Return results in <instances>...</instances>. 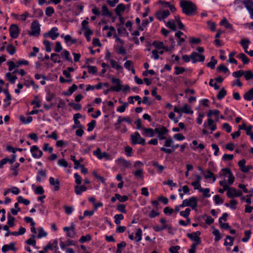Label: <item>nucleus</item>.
<instances>
[{
	"label": "nucleus",
	"mask_w": 253,
	"mask_h": 253,
	"mask_svg": "<svg viewBox=\"0 0 253 253\" xmlns=\"http://www.w3.org/2000/svg\"><path fill=\"white\" fill-rule=\"evenodd\" d=\"M242 192L240 190H236L233 188H229L227 192V196L229 198L240 197L242 195Z\"/></svg>",
	"instance_id": "nucleus-13"
},
{
	"label": "nucleus",
	"mask_w": 253,
	"mask_h": 253,
	"mask_svg": "<svg viewBox=\"0 0 253 253\" xmlns=\"http://www.w3.org/2000/svg\"><path fill=\"white\" fill-rule=\"evenodd\" d=\"M101 13L99 8L96 6H93L91 9L92 13L97 16L102 15L106 17H112V12H111L106 5H103L101 7Z\"/></svg>",
	"instance_id": "nucleus-5"
},
{
	"label": "nucleus",
	"mask_w": 253,
	"mask_h": 253,
	"mask_svg": "<svg viewBox=\"0 0 253 253\" xmlns=\"http://www.w3.org/2000/svg\"><path fill=\"white\" fill-rule=\"evenodd\" d=\"M219 113H220V111L218 110H216V109L214 110H210L207 114V116L208 117H211V115H214L215 116V118H216V120L217 121L218 115H219Z\"/></svg>",
	"instance_id": "nucleus-49"
},
{
	"label": "nucleus",
	"mask_w": 253,
	"mask_h": 253,
	"mask_svg": "<svg viewBox=\"0 0 253 253\" xmlns=\"http://www.w3.org/2000/svg\"><path fill=\"white\" fill-rule=\"evenodd\" d=\"M126 244L125 241H123L117 245V250L116 253H122L123 250L126 247Z\"/></svg>",
	"instance_id": "nucleus-43"
},
{
	"label": "nucleus",
	"mask_w": 253,
	"mask_h": 253,
	"mask_svg": "<svg viewBox=\"0 0 253 253\" xmlns=\"http://www.w3.org/2000/svg\"><path fill=\"white\" fill-rule=\"evenodd\" d=\"M9 32L10 37L14 39L19 37L20 30L17 24H12L9 28Z\"/></svg>",
	"instance_id": "nucleus-9"
},
{
	"label": "nucleus",
	"mask_w": 253,
	"mask_h": 253,
	"mask_svg": "<svg viewBox=\"0 0 253 253\" xmlns=\"http://www.w3.org/2000/svg\"><path fill=\"white\" fill-rule=\"evenodd\" d=\"M19 166L20 164L18 163H15L14 165H11L10 167V170L12 171V174H18Z\"/></svg>",
	"instance_id": "nucleus-46"
},
{
	"label": "nucleus",
	"mask_w": 253,
	"mask_h": 253,
	"mask_svg": "<svg viewBox=\"0 0 253 253\" xmlns=\"http://www.w3.org/2000/svg\"><path fill=\"white\" fill-rule=\"evenodd\" d=\"M220 26H223L227 29L232 28V25L231 24L226 18H224L219 23Z\"/></svg>",
	"instance_id": "nucleus-34"
},
{
	"label": "nucleus",
	"mask_w": 253,
	"mask_h": 253,
	"mask_svg": "<svg viewBox=\"0 0 253 253\" xmlns=\"http://www.w3.org/2000/svg\"><path fill=\"white\" fill-rule=\"evenodd\" d=\"M31 32L30 35L31 36H39L40 34V25L38 20H34L31 25Z\"/></svg>",
	"instance_id": "nucleus-10"
},
{
	"label": "nucleus",
	"mask_w": 253,
	"mask_h": 253,
	"mask_svg": "<svg viewBox=\"0 0 253 253\" xmlns=\"http://www.w3.org/2000/svg\"><path fill=\"white\" fill-rule=\"evenodd\" d=\"M226 94H227L226 90L224 88H222L218 92V94H217L216 97H217V99L221 100L223 98H224V97L226 96Z\"/></svg>",
	"instance_id": "nucleus-48"
},
{
	"label": "nucleus",
	"mask_w": 253,
	"mask_h": 253,
	"mask_svg": "<svg viewBox=\"0 0 253 253\" xmlns=\"http://www.w3.org/2000/svg\"><path fill=\"white\" fill-rule=\"evenodd\" d=\"M233 3L239 9H242L244 5L253 20V0H235Z\"/></svg>",
	"instance_id": "nucleus-3"
},
{
	"label": "nucleus",
	"mask_w": 253,
	"mask_h": 253,
	"mask_svg": "<svg viewBox=\"0 0 253 253\" xmlns=\"http://www.w3.org/2000/svg\"><path fill=\"white\" fill-rule=\"evenodd\" d=\"M110 91H116L119 92L120 91V88L119 85L118 86H111L110 88L107 89L103 91V93L105 95H107L108 93Z\"/></svg>",
	"instance_id": "nucleus-36"
},
{
	"label": "nucleus",
	"mask_w": 253,
	"mask_h": 253,
	"mask_svg": "<svg viewBox=\"0 0 253 253\" xmlns=\"http://www.w3.org/2000/svg\"><path fill=\"white\" fill-rule=\"evenodd\" d=\"M200 235L201 232L199 231L186 234L187 237L194 242L191 246V249L188 251L189 253H196L197 246L200 245L202 243L200 237Z\"/></svg>",
	"instance_id": "nucleus-2"
},
{
	"label": "nucleus",
	"mask_w": 253,
	"mask_h": 253,
	"mask_svg": "<svg viewBox=\"0 0 253 253\" xmlns=\"http://www.w3.org/2000/svg\"><path fill=\"white\" fill-rule=\"evenodd\" d=\"M50 59L54 63H60L62 61L60 60V55L57 53H51Z\"/></svg>",
	"instance_id": "nucleus-40"
},
{
	"label": "nucleus",
	"mask_w": 253,
	"mask_h": 253,
	"mask_svg": "<svg viewBox=\"0 0 253 253\" xmlns=\"http://www.w3.org/2000/svg\"><path fill=\"white\" fill-rule=\"evenodd\" d=\"M131 144L133 145L136 144H141L145 145L146 143L145 139L142 137L138 131H135L130 135Z\"/></svg>",
	"instance_id": "nucleus-7"
},
{
	"label": "nucleus",
	"mask_w": 253,
	"mask_h": 253,
	"mask_svg": "<svg viewBox=\"0 0 253 253\" xmlns=\"http://www.w3.org/2000/svg\"><path fill=\"white\" fill-rule=\"evenodd\" d=\"M75 192L78 195H80L84 191L87 190V187L84 185H76L75 186Z\"/></svg>",
	"instance_id": "nucleus-26"
},
{
	"label": "nucleus",
	"mask_w": 253,
	"mask_h": 253,
	"mask_svg": "<svg viewBox=\"0 0 253 253\" xmlns=\"http://www.w3.org/2000/svg\"><path fill=\"white\" fill-rule=\"evenodd\" d=\"M43 249L45 252L48 250L54 252L55 250L58 249L57 239L54 240L52 243H49L43 248Z\"/></svg>",
	"instance_id": "nucleus-17"
},
{
	"label": "nucleus",
	"mask_w": 253,
	"mask_h": 253,
	"mask_svg": "<svg viewBox=\"0 0 253 253\" xmlns=\"http://www.w3.org/2000/svg\"><path fill=\"white\" fill-rule=\"evenodd\" d=\"M246 160L245 159H242L238 162V166L240 170L244 173L248 172L249 170L251 169H253L252 166H246Z\"/></svg>",
	"instance_id": "nucleus-15"
},
{
	"label": "nucleus",
	"mask_w": 253,
	"mask_h": 253,
	"mask_svg": "<svg viewBox=\"0 0 253 253\" xmlns=\"http://www.w3.org/2000/svg\"><path fill=\"white\" fill-rule=\"evenodd\" d=\"M82 68H87L88 70V73L93 75L95 74L97 72V69L96 66L85 64L83 66Z\"/></svg>",
	"instance_id": "nucleus-31"
},
{
	"label": "nucleus",
	"mask_w": 253,
	"mask_h": 253,
	"mask_svg": "<svg viewBox=\"0 0 253 253\" xmlns=\"http://www.w3.org/2000/svg\"><path fill=\"white\" fill-rule=\"evenodd\" d=\"M212 234L215 236L214 240L215 241H218L220 240L222 237L220 235V232L218 229H214V230L212 231Z\"/></svg>",
	"instance_id": "nucleus-64"
},
{
	"label": "nucleus",
	"mask_w": 253,
	"mask_h": 253,
	"mask_svg": "<svg viewBox=\"0 0 253 253\" xmlns=\"http://www.w3.org/2000/svg\"><path fill=\"white\" fill-rule=\"evenodd\" d=\"M69 106L72 107L74 110L76 111H80L82 108V106L79 103H75L74 102H71L69 104Z\"/></svg>",
	"instance_id": "nucleus-61"
},
{
	"label": "nucleus",
	"mask_w": 253,
	"mask_h": 253,
	"mask_svg": "<svg viewBox=\"0 0 253 253\" xmlns=\"http://www.w3.org/2000/svg\"><path fill=\"white\" fill-rule=\"evenodd\" d=\"M190 211L191 210L189 208H186L185 211H180L179 214L181 216L186 218L189 216Z\"/></svg>",
	"instance_id": "nucleus-62"
},
{
	"label": "nucleus",
	"mask_w": 253,
	"mask_h": 253,
	"mask_svg": "<svg viewBox=\"0 0 253 253\" xmlns=\"http://www.w3.org/2000/svg\"><path fill=\"white\" fill-rule=\"evenodd\" d=\"M244 76L246 81H249L250 80L253 79V73L250 70H247L244 71Z\"/></svg>",
	"instance_id": "nucleus-41"
},
{
	"label": "nucleus",
	"mask_w": 253,
	"mask_h": 253,
	"mask_svg": "<svg viewBox=\"0 0 253 253\" xmlns=\"http://www.w3.org/2000/svg\"><path fill=\"white\" fill-rule=\"evenodd\" d=\"M211 61L207 64V66L210 68L211 69H214L215 66L217 64V60L214 59V56H211Z\"/></svg>",
	"instance_id": "nucleus-42"
},
{
	"label": "nucleus",
	"mask_w": 253,
	"mask_h": 253,
	"mask_svg": "<svg viewBox=\"0 0 253 253\" xmlns=\"http://www.w3.org/2000/svg\"><path fill=\"white\" fill-rule=\"evenodd\" d=\"M238 59H241L244 65H247L250 62V59L244 53H240L236 56Z\"/></svg>",
	"instance_id": "nucleus-28"
},
{
	"label": "nucleus",
	"mask_w": 253,
	"mask_h": 253,
	"mask_svg": "<svg viewBox=\"0 0 253 253\" xmlns=\"http://www.w3.org/2000/svg\"><path fill=\"white\" fill-rule=\"evenodd\" d=\"M198 206V199L196 197H191L189 199H186L182 201V203L180 205V207L183 208L185 207H190L192 209L195 210Z\"/></svg>",
	"instance_id": "nucleus-6"
},
{
	"label": "nucleus",
	"mask_w": 253,
	"mask_h": 253,
	"mask_svg": "<svg viewBox=\"0 0 253 253\" xmlns=\"http://www.w3.org/2000/svg\"><path fill=\"white\" fill-rule=\"evenodd\" d=\"M18 203H22L25 205H29L30 203L29 200L24 199L21 196H19L17 197Z\"/></svg>",
	"instance_id": "nucleus-59"
},
{
	"label": "nucleus",
	"mask_w": 253,
	"mask_h": 253,
	"mask_svg": "<svg viewBox=\"0 0 253 253\" xmlns=\"http://www.w3.org/2000/svg\"><path fill=\"white\" fill-rule=\"evenodd\" d=\"M170 15V12L168 10H165L163 11H158L155 13V16L158 20L162 21Z\"/></svg>",
	"instance_id": "nucleus-16"
},
{
	"label": "nucleus",
	"mask_w": 253,
	"mask_h": 253,
	"mask_svg": "<svg viewBox=\"0 0 253 253\" xmlns=\"http://www.w3.org/2000/svg\"><path fill=\"white\" fill-rule=\"evenodd\" d=\"M61 56L62 58H64L65 60H67L69 62L73 63L72 58L70 56L69 52L64 49L61 53Z\"/></svg>",
	"instance_id": "nucleus-33"
},
{
	"label": "nucleus",
	"mask_w": 253,
	"mask_h": 253,
	"mask_svg": "<svg viewBox=\"0 0 253 253\" xmlns=\"http://www.w3.org/2000/svg\"><path fill=\"white\" fill-rule=\"evenodd\" d=\"M142 231L140 228H138L136 230L135 233V240L136 242H139L142 239Z\"/></svg>",
	"instance_id": "nucleus-52"
},
{
	"label": "nucleus",
	"mask_w": 253,
	"mask_h": 253,
	"mask_svg": "<svg viewBox=\"0 0 253 253\" xmlns=\"http://www.w3.org/2000/svg\"><path fill=\"white\" fill-rule=\"evenodd\" d=\"M49 183L54 186V191H57L60 189V181L58 179L50 177L49 179Z\"/></svg>",
	"instance_id": "nucleus-19"
},
{
	"label": "nucleus",
	"mask_w": 253,
	"mask_h": 253,
	"mask_svg": "<svg viewBox=\"0 0 253 253\" xmlns=\"http://www.w3.org/2000/svg\"><path fill=\"white\" fill-rule=\"evenodd\" d=\"M152 44L155 47L156 49H161L163 47L164 42L161 41L155 40L152 43Z\"/></svg>",
	"instance_id": "nucleus-47"
},
{
	"label": "nucleus",
	"mask_w": 253,
	"mask_h": 253,
	"mask_svg": "<svg viewBox=\"0 0 253 253\" xmlns=\"http://www.w3.org/2000/svg\"><path fill=\"white\" fill-rule=\"evenodd\" d=\"M31 152L33 157L34 158H40L43 155V153L41 151L37 145H33L31 147Z\"/></svg>",
	"instance_id": "nucleus-14"
},
{
	"label": "nucleus",
	"mask_w": 253,
	"mask_h": 253,
	"mask_svg": "<svg viewBox=\"0 0 253 253\" xmlns=\"http://www.w3.org/2000/svg\"><path fill=\"white\" fill-rule=\"evenodd\" d=\"M143 166V165L141 162H136L133 166L135 170H133V174H142Z\"/></svg>",
	"instance_id": "nucleus-20"
},
{
	"label": "nucleus",
	"mask_w": 253,
	"mask_h": 253,
	"mask_svg": "<svg viewBox=\"0 0 253 253\" xmlns=\"http://www.w3.org/2000/svg\"><path fill=\"white\" fill-rule=\"evenodd\" d=\"M7 52L11 55H13L16 51V47L12 44H8L6 48Z\"/></svg>",
	"instance_id": "nucleus-39"
},
{
	"label": "nucleus",
	"mask_w": 253,
	"mask_h": 253,
	"mask_svg": "<svg viewBox=\"0 0 253 253\" xmlns=\"http://www.w3.org/2000/svg\"><path fill=\"white\" fill-rule=\"evenodd\" d=\"M115 196L117 198V200H118L120 202H125L128 199L127 196H121L120 194L118 193L115 194Z\"/></svg>",
	"instance_id": "nucleus-55"
},
{
	"label": "nucleus",
	"mask_w": 253,
	"mask_h": 253,
	"mask_svg": "<svg viewBox=\"0 0 253 253\" xmlns=\"http://www.w3.org/2000/svg\"><path fill=\"white\" fill-rule=\"evenodd\" d=\"M180 6L182 12L189 16H194L197 14V7L195 3L189 0H181Z\"/></svg>",
	"instance_id": "nucleus-1"
},
{
	"label": "nucleus",
	"mask_w": 253,
	"mask_h": 253,
	"mask_svg": "<svg viewBox=\"0 0 253 253\" xmlns=\"http://www.w3.org/2000/svg\"><path fill=\"white\" fill-rule=\"evenodd\" d=\"M201 42V39L200 38H196L194 37H190L189 42L191 44H199Z\"/></svg>",
	"instance_id": "nucleus-56"
},
{
	"label": "nucleus",
	"mask_w": 253,
	"mask_h": 253,
	"mask_svg": "<svg viewBox=\"0 0 253 253\" xmlns=\"http://www.w3.org/2000/svg\"><path fill=\"white\" fill-rule=\"evenodd\" d=\"M96 124V122L94 120H92L87 125V130L89 132L91 131L94 128Z\"/></svg>",
	"instance_id": "nucleus-53"
},
{
	"label": "nucleus",
	"mask_w": 253,
	"mask_h": 253,
	"mask_svg": "<svg viewBox=\"0 0 253 253\" xmlns=\"http://www.w3.org/2000/svg\"><path fill=\"white\" fill-rule=\"evenodd\" d=\"M126 9V6L123 3H119L118 4L114 11L117 16L122 15Z\"/></svg>",
	"instance_id": "nucleus-23"
},
{
	"label": "nucleus",
	"mask_w": 253,
	"mask_h": 253,
	"mask_svg": "<svg viewBox=\"0 0 253 253\" xmlns=\"http://www.w3.org/2000/svg\"><path fill=\"white\" fill-rule=\"evenodd\" d=\"M251 41L247 38L242 39L240 42V44L242 46L245 52H247L249 48V45L251 43Z\"/></svg>",
	"instance_id": "nucleus-25"
},
{
	"label": "nucleus",
	"mask_w": 253,
	"mask_h": 253,
	"mask_svg": "<svg viewBox=\"0 0 253 253\" xmlns=\"http://www.w3.org/2000/svg\"><path fill=\"white\" fill-rule=\"evenodd\" d=\"M217 71L218 72H223L224 74H229V70L227 67L224 66L223 64L219 65L217 68Z\"/></svg>",
	"instance_id": "nucleus-38"
},
{
	"label": "nucleus",
	"mask_w": 253,
	"mask_h": 253,
	"mask_svg": "<svg viewBox=\"0 0 253 253\" xmlns=\"http://www.w3.org/2000/svg\"><path fill=\"white\" fill-rule=\"evenodd\" d=\"M9 250H12L14 251H16L14 243H11L9 245H4L1 248L2 252L4 253Z\"/></svg>",
	"instance_id": "nucleus-27"
},
{
	"label": "nucleus",
	"mask_w": 253,
	"mask_h": 253,
	"mask_svg": "<svg viewBox=\"0 0 253 253\" xmlns=\"http://www.w3.org/2000/svg\"><path fill=\"white\" fill-rule=\"evenodd\" d=\"M55 12L54 9L52 6L47 7L45 10V15L47 17H51Z\"/></svg>",
	"instance_id": "nucleus-51"
},
{
	"label": "nucleus",
	"mask_w": 253,
	"mask_h": 253,
	"mask_svg": "<svg viewBox=\"0 0 253 253\" xmlns=\"http://www.w3.org/2000/svg\"><path fill=\"white\" fill-rule=\"evenodd\" d=\"M156 133L158 134V137L160 140H163L166 139V135L169 132V130L164 126H162L160 127L155 128Z\"/></svg>",
	"instance_id": "nucleus-8"
},
{
	"label": "nucleus",
	"mask_w": 253,
	"mask_h": 253,
	"mask_svg": "<svg viewBox=\"0 0 253 253\" xmlns=\"http://www.w3.org/2000/svg\"><path fill=\"white\" fill-rule=\"evenodd\" d=\"M58 28L56 27H54L51 29V30L47 33L43 34L44 38L49 37L52 40H55L59 36V34L57 32Z\"/></svg>",
	"instance_id": "nucleus-12"
},
{
	"label": "nucleus",
	"mask_w": 253,
	"mask_h": 253,
	"mask_svg": "<svg viewBox=\"0 0 253 253\" xmlns=\"http://www.w3.org/2000/svg\"><path fill=\"white\" fill-rule=\"evenodd\" d=\"M33 12L36 17H42L43 15V12L40 8H35L33 7Z\"/></svg>",
	"instance_id": "nucleus-44"
},
{
	"label": "nucleus",
	"mask_w": 253,
	"mask_h": 253,
	"mask_svg": "<svg viewBox=\"0 0 253 253\" xmlns=\"http://www.w3.org/2000/svg\"><path fill=\"white\" fill-rule=\"evenodd\" d=\"M7 224L10 227H13L14 226L15 217L12 216L10 213L7 215Z\"/></svg>",
	"instance_id": "nucleus-54"
},
{
	"label": "nucleus",
	"mask_w": 253,
	"mask_h": 253,
	"mask_svg": "<svg viewBox=\"0 0 253 253\" xmlns=\"http://www.w3.org/2000/svg\"><path fill=\"white\" fill-rule=\"evenodd\" d=\"M93 34V31L90 30V29H87L85 30L84 35V37L86 38V40L87 42H90L91 38H90V35Z\"/></svg>",
	"instance_id": "nucleus-57"
},
{
	"label": "nucleus",
	"mask_w": 253,
	"mask_h": 253,
	"mask_svg": "<svg viewBox=\"0 0 253 253\" xmlns=\"http://www.w3.org/2000/svg\"><path fill=\"white\" fill-rule=\"evenodd\" d=\"M224 113L225 115L228 116L226 119L229 121H232L233 120V117L236 116L235 112L232 110L229 109L227 107L225 108Z\"/></svg>",
	"instance_id": "nucleus-24"
},
{
	"label": "nucleus",
	"mask_w": 253,
	"mask_h": 253,
	"mask_svg": "<svg viewBox=\"0 0 253 253\" xmlns=\"http://www.w3.org/2000/svg\"><path fill=\"white\" fill-rule=\"evenodd\" d=\"M5 76L11 84H14L17 79L16 76H12L11 73L10 72L7 73Z\"/></svg>",
	"instance_id": "nucleus-45"
},
{
	"label": "nucleus",
	"mask_w": 253,
	"mask_h": 253,
	"mask_svg": "<svg viewBox=\"0 0 253 253\" xmlns=\"http://www.w3.org/2000/svg\"><path fill=\"white\" fill-rule=\"evenodd\" d=\"M166 26L173 31L176 30V25L173 20H170L167 22L166 24Z\"/></svg>",
	"instance_id": "nucleus-50"
},
{
	"label": "nucleus",
	"mask_w": 253,
	"mask_h": 253,
	"mask_svg": "<svg viewBox=\"0 0 253 253\" xmlns=\"http://www.w3.org/2000/svg\"><path fill=\"white\" fill-rule=\"evenodd\" d=\"M181 111L186 114H192L193 113V111L187 104H185L183 107L181 108Z\"/></svg>",
	"instance_id": "nucleus-37"
},
{
	"label": "nucleus",
	"mask_w": 253,
	"mask_h": 253,
	"mask_svg": "<svg viewBox=\"0 0 253 253\" xmlns=\"http://www.w3.org/2000/svg\"><path fill=\"white\" fill-rule=\"evenodd\" d=\"M91 239V236L89 234L86 235L85 236H82L79 242L81 243H83L85 242L90 241Z\"/></svg>",
	"instance_id": "nucleus-58"
},
{
	"label": "nucleus",
	"mask_w": 253,
	"mask_h": 253,
	"mask_svg": "<svg viewBox=\"0 0 253 253\" xmlns=\"http://www.w3.org/2000/svg\"><path fill=\"white\" fill-rule=\"evenodd\" d=\"M61 38H64L65 42L66 44H68L70 43V44H75L77 42V40L75 39H72L70 35H66V36H64V35H62L61 36Z\"/></svg>",
	"instance_id": "nucleus-29"
},
{
	"label": "nucleus",
	"mask_w": 253,
	"mask_h": 253,
	"mask_svg": "<svg viewBox=\"0 0 253 253\" xmlns=\"http://www.w3.org/2000/svg\"><path fill=\"white\" fill-rule=\"evenodd\" d=\"M124 217V215L122 214H116L114 216L115 223L117 225L120 224L121 220H123Z\"/></svg>",
	"instance_id": "nucleus-63"
},
{
	"label": "nucleus",
	"mask_w": 253,
	"mask_h": 253,
	"mask_svg": "<svg viewBox=\"0 0 253 253\" xmlns=\"http://www.w3.org/2000/svg\"><path fill=\"white\" fill-rule=\"evenodd\" d=\"M182 58L185 62H189L191 59L193 63H196L197 62H204L205 59V56L203 54H199L196 52L193 51L189 56L187 55H182Z\"/></svg>",
	"instance_id": "nucleus-4"
},
{
	"label": "nucleus",
	"mask_w": 253,
	"mask_h": 253,
	"mask_svg": "<svg viewBox=\"0 0 253 253\" xmlns=\"http://www.w3.org/2000/svg\"><path fill=\"white\" fill-rule=\"evenodd\" d=\"M74 163V169H80L81 172L84 174L87 173V169L85 168L83 164H80V161H77Z\"/></svg>",
	"instance_id": "nucleus-22"
},
{
	"label": "nucleus",
	"mask_w": 253,
	"mask_h": 253,
	"mask_svg": "<svg viewBox=\"0 0 253 253\" xmlns=\"http://www.w3.org/2000/svg\"><path fill=\"white\" fill-rule=\"evenodd\" d=\"M174 69L175 70L174 74L176 75H178L181 74H182L185 71V69L184 68L179 66H175L174 67Z\"/></svg>",
	"instance_id": "nucleus-60"
},
{
	"label": "nucleus",
	"mask_w": 253,
	"mask_h": 253,
	"mask_svg": "<svg viewBox=\"0 0 253 253\" xmlns=\"http://www.w3.org/2000/svg\"><path fill=\"white\" fill-rule=\"evenodd\" d=\"M142 130V134L147 137H152L155 135V134L156 133L155 128L153 129L151 128L143 127Z\"/></svg>",
	"instance_id": "nucleus-21"
},
{
	"label": "nucleus",
	"mask_w": 253,
	"mask_h": 253,
	"mask_svg": "<svg viewBox=\"0 0 253 253\" xmlns=\"http://www.w3.org/2000/svg\"><path fill=\"white\" fill-rule=\"evenodd\" d=\"M78 86L76 84H73L71 86H70L68 90L67 91H64L63 94L65 96H70L71 95L74 91H75L77 89Z\"/></svg>",
	"instance_id": "nucleus-30"
},
{
	"label": "nucleus",
	"mask_w": 253,
	"mask_h": 253,
	"mask_svg": "<svg viewBox=\"0 0 253 253\" xmlns=\"http://www.w3.org/2000/svg\"><path fill=\"white\" fill-rule=\"evenodd\" d=\"M19 120L20 122L24 124H29L33 121V118L31 116H28L27 118L23 115L19 116Z\"/></svg>",
	"instance_id": "nucleus-35"
},
{
	"label": "nucleus",
	"mask_w": 253,
	"mask_h": 253,
	"mask_svg": "<svg viewBox=\"0 0 253 253\" xmlns=\"http://www.w3.org/2000/svg\"><path fill=\"white\" fill-rule=\"evenodd\" d=\"M244 98L246 101L253 100V87L244 94Z\"/></svg>",
	"instance_id": "nucleus-32"
},
{
	"label": "nucleus",
	"mask_w": 253,
	"mask_h": 253,
	"mask_svg": "<svg viewBox=\"0 0 253 253\" xmlns=\"http://www.w3.org/2000/svg\"><path fill=\"white\" fill-rule=\"evenodd\" d=\"M93 154L100 160L107 158L108 156L107 153L106 152L102 153L100 148H97L96 150L94 151L93 152Z\"/></svg>",
	"instance_id": "nucleus-18"
},
{
	"label": "nucleus",
	"mask_w": 253,
	"mask_h": 253,
	"mask_svg": "<svg viewBox=\"0 0 253 253\" xmlns=\"http://www.w3.org/2000/svg\"><path fill=\"white\" fill-rule=\"evenodd\" d=\"M16 158L17 157L16 154H12L10 158L6 157L1 159L0 161V169H2L3 168V166L7 163L10 165L13 164L16 161Z\"/></svg>",
	"instance_id": "nucleus-11"
}]
</instances>
